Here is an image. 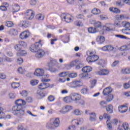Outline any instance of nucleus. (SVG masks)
I'll use <instances>...</instances> for the list:
<instances>
[{"instance_id":"obj_1","label":"nucleus","mask_w":130,"mask_h":130,"mask_svg":"<svg viewBox=\"0 0 130 130\" xmlns=\"http://www.w3.org/2000/svg\"><path fill=\"white\" fill-rule=\"evenodd\" d=\"M15 103L16 106H13L12 108V113L18 117L24 116L25 115V111L22 108V106L26 105V102L24 100L18 99L15 101Z\"/></svg>"},{"instance_id":"obj_2","label":"nucleus","mask_w":130,"mask_h":130,"mask_svg":"<svg viewBox=\"0 0 130 130\" xmlns=\"http://www.w3.org/2000/svg\"><path fill=\"white\" fill-rule=\"evenodd\" d=\"M59 125V118H57L53 120L52 119L50 121L47 123L46 127L48 129H55Z\"/></svg>"},{"instance_id":"obj_3","label":"nucleus","mask_w":130,"mask_h":130,"mask_svg":"<svg viewBox=\"0 0 130 130\" xmlns=\"http://www.w3.org/2000/svg\"><path fill=\"white\" fill-rule=\"evenodd\" d=\"M77 93H72L69 96H66L63 98V101L66 103H71L73 101L75 102Z\"/></svg>"},{"instance_id":"obj_4","label":"nucleus","mask_w":130,"mask_h":130,"mask_svg":"<svg viewBox=\"0 0 130 130\" xmlns=\"http://www.w3.org/2000/svg\"><path fill=\"white\" fill-rule=\"evenodd\" d=\"M60 17L61 20L66 22V23H71V21L74 19L72 15L68 13H62Z\"/></svg>"},{"instance_id":"obj_5","label":"nucleus","mask_w":130,"mask_h":130,"mask_svg":"<svg viewBox=\"0 0 130 130\" xmlns=\"http://www.w3.org/2000/svg\"><path fill=\"white\" fill-rule=\"evenodd\" d=\"M42 46L41 40L36 42L35 44L31 45L30 47V50L31 52H37V51Z\"/></svg>"},{"instance_id":"obj_6","label":"nucleus","mask_w":130,"mask_h":130,"mask_svg":"<svg viewBox=\"0 0 130 130\" xmlns=\"http://www.w3.org/2000/svg\"><path fill=\"white\" fill-rule=\"evenodd\" d=\"M41 81L42 83L39 85V89H40V90H45V89L49 87V83L48 82L50 81V79H42Z\"/></svg>"},{"instance_id":"obj_7","label":"nucleus","mask_w":130,"mask_h":130,"mask_svg":"<svg viewBox=\"0 0 130 130\" xmlns=\"http://www.w3.org/2000/svg\"><path fill=\"white\" fill-rule=\"evenodd\" d=\"M27 43L24 41H20L18 42V44L14 46V48L16 51H18L19 52L23 49V47H26Z\"/></svg>"},{"instance_id":"obj_8","label":"nucleus","mask_w":130,"mask_h":130,"mask_svg":"<svg viewBox=\"0 0 130 130\" xmlns=\"http://www.w3.org/2000/svg\"><path fill=\"white\" fill-rule=\"evenodd\" d=\"M82 99V96L77 93H76V96L75 98V103H76V104H80V105H82V106H84L85 104V101L84 100Z\"/></svg>"},{"instance_id":"obj_9","label":"nucleus","mask_w":130,"mask_h":130,"mask_svg":"<svg viewBox=\"0 0 130 130\" xmlns=\"http://www.w3.org/2000/svg\"><path fill=\"white\" fill-rule=\"evenodd\" d=\"M35 16V12L32 10H27L25 13V17L27 20H32Z\"/></svg>"},{"instance_id":"obj_10","label":"nucleus","mask_w":130,"mask_h":130,"mask_svg":"<svg viewBox=\"0 0 130 130\" xmlns=\"http://www.w3.org/2000/svg\"><path fill=\"white\" fill-rule=\"evenodd\" d=\"M99 59V56L97 55H89L87 58L86 60L88 62H95Z\"/></svg>"},{"instance_id":"obj_11","label":"nucleus","mask_w":130,"mask_h":130,"mask_svg":"<svg viewBox=\"0 0 130 130\" xmlns=\"http://www.w3.org/2000/svg\"><path fill=\"white\" fill-rule=\"evenodd\" d=\"M35 76L37 77H43L44 76V70L42 69H37L34 72Z\"/></svg>"},{"instance_id":"obj_12","label":"nucleus","mask_w":130,"mask_h":130,"mask_svg":"<svg viewBox=\"0 0 130 130\" xmlns=\"http://www.w3.org/2000/svg\"><path fill=\"white\" fill-rule=\"evenodd\" d=\"M29 36H30V32L28 31H24L19 35L20 38L22 40L27 39Z\"/></svg>"},{"instance_id":"obj_13","label":"nucleus","mask_w":130,"mask_h":130,"mask_svg":"<svg viewBox=\"0 0 130 130\" xmlns=\"http://www.w3.org/2000/svg\"><path fill=\"white\" fill-rule=\"evenodd\" d=\"M111 92H112V88L106 87L103 90V94L104 96H108L111 94Z\"/></svg>"},{"instance_id":"obj_14","label":"nucleus","mask_w":130,"mask_h":130,"mask_svg":"<svg viewBox=\"0 0 130 130\" xmlns=\"http://www.w3.org/2000/svg\"><path fill=\"white\" fill-rule=\"evenodd\" d=\"M81 81H74L72 82L71 84V88H78L79 87H81L82 85L80 84Z\"/></svg>"},{"instance_id":"obj_15","label":"nucleus","mask_w":130,"mask_h":130,"mask_svg":"<svg viewBox=\"0 0 130 130\" xmlns=\"http://www.w3.org/2000/svg\"><path fill=\"white\" fill-rule=\"evenodd\" d=\"M45 54V52H44V50L39 49L37 51V53L36 54V57L40 58L44 56Z\"/></svg>"},{"instance_id":"obj_16","label":"nucleus","mask_w":130,"mask_h":130,"mask_svg":"<svg viewBox=\"0 0 130 130\" xmlns=\"http://www.w3.org/2000/svg\"><path fill=\"white\" fill-rule=\"evenodd\" d=\"M109 74V71L106 70H100L96 72V75L99 76H106Z\"/></svg>"},{"instance_id":"obj_17","label":"nucleus","mask_w":130,"mask_h":130,"mask_svg":"<svg viewBox=\"0 0 130 130\" xmlns=\"http://www.w3.org/2000/svg\"><path fill=\"white\" fill-rule=\"evenodd\" d=\"M104 29H105L106 31H113V30H114V29L113 28V25L111 24H107L105 26Z\"/></svg>"},{"instance_id":"obj_18","label":"nucleus","mask_w":130,"mask_h":130,"mask_svg":"<svg viewBox=\"0 0 130 130\" xmlns=\"http://www.w3.org/2000/svg\"><path fill=\"white\" fill-rule=\"evenodd\" d=\"M94 28L96 30H99L100 31H101V29H102V24L100 22H96L94 24Z\"/></svg>"},{"instance_id":"obj_19","label":"nucleus","mask_w":130,"mask_h":130,"mask_svg":"<svg viewBox=\"0 0 130 130\" xmlns=\"http://www.w3.org/2000/svg\"><path fill=\"white\" fill-rule=\"evenodd\" d=\"M89 115L90 121H95L96 120V113L91 112L89 114Z\"/></svg>"},{"instance_id":"obj_20","label":"nucleus","mask_w":130,"mask_h":130,"mask_svg":"<svg viewBox=\"0 0 130 130\" xmlns=\"http://www.w3.org/2000/svg\"><path fill=\"white\" fill-rule=\"evenodd\" d=\"M96 41L99 42L100 44H102L105 41V38L103 36H98L96 38Z\"/></svg>"},{"instance_id":"obj_21","label":"nucleus","mask_w":130,"mask_h":130,"mask_svg":"<svg viewBox=\"0 0 130 130\" xmlns=\"http://www.w3.org/2000/svg\"><path fill=\"white\" fill-rule=\"evenodd\" d=\"M37 97L38 99H42L43 97H45V94H44V93H43L42 91L38 90L37 92Z\"/></svg>"},{"instance_id":"obj_22","label":"nucleus","mask_w":130,"mask_h":130,"mask_svg":"<svg viewBox=\"0 0 130 130\" xmlns=\"http://www.w3.org/2000/svg\"><path fill=\"white\" fill-rule=\"evenodd\" d=\"M107 112L109 113H113V106L112 105H109L106 107Z\"/></svg>"},{"instance_id":"obj_23","label":"nucleus","mask_w":130,"mask_h":130,"mask_svg":"<svg viewBox=\"0 0 130 130\" xmlns=\"http://www.w3.org/2000/svg\"><path fill=\"white\" fill-rule=\"evenodd\" d=\"M44 18H45V16L41 13L37 14L36 16V18L38 21H43Z\"/></svg>"},{"instance_id":"obj_24","label":"nucleus","mask_w":130,"mask_h":130,"mask_svg":"<svg viewBox=\"0 0 130 130\" xmlns=\"http://www.w3.org/2000/svg\"><path fill=\"white\" fill-rule=\"evenodd\" d=\"M82 71L83 73H90L92 71V68L89 66H86L82 68Z\"/></svg>"},{"instance_id":"obj_25","label":"nucleus","mask_w":130,"mask_h":130,"mask_svg":"<svg viewBox=\"0 0 130 130\" xmlns=\"http://www.w3.org/2000/svg\"><path fill=\"white\" fill-rule=\"evenodd\" d=\"M99 104L101 108H106V106H107V102L105 101H101L100 102Z\"/></svg>"},{"instance_id":"obj_26","label":"nucleus","mask_w":130,"mask_h":130,"mask_svg":"<svg viewBox=\"0 0 130 130\" xmlns=\"http://www.w3.org/2000/svg\"><path fill=\"white\" fill-rule=\"evenodd\" d=\"M117 7H123L124 6V0H119L116 2Z\"/></svg>"},{"instance_id":"obj_27","label":"nucleus","mask_w":130,"mask_h":130,"mask_svg":"<svg viewBox=\"0 0 130 130\" xmlns=\"http://www.w3.org/2000/svg\"><path fill=\"white\" fill-rule=\"evenodd\" d=\"M89 33H96L99 32V29H96L95 27H89L88 28Z\"/></svg>"},{"instance_id":"obj_28","label":"nucleus","mask_w":130,"mask_h":130,"mask_svg":"<svg viewBox=\"0 0 130 130\" xmlns=\"http://www.w3.org/2000/svg\"><path fill=\"white\" fill-rule=\"evenodd\" d=\"M121 73L125 75L130 74V68H124L121 70Z\"/></svg>"},{"instance_id":"obj_29","label":"nucleus","mask_w":130,"mask_h":130,"mask_svg":"<svg viewBox=\"0 0 130 130\" xmlns=\"http://www.w3.org/2000/svg\"><path fill=\"white\" fill-rule=\"evenodd\" d=\"M91 13L93 14V15H98L101 13V11H100V10L97 8H94L92 10Z\"/></svg>"},{"instance_id":"obj_30","label":"nucleus","mask_w":130,"mask_h":130,"mask_svg":"<svg viewBox=\"0 0 130 130\" xmlns=\"http://www.w3.org/2000/svg\"><path fill=\"white\" fill-rule=\"evenodd\" d=\"M24 54H27V52H26V51L22 49L18 53H17V55L18 56H22L23 55H24Z\"/></svg>"},{"instance_id":"obj_31","label":"nucleus","mask_w":130,"mask_h":130,"mask_svg":"<svg viewBox=\"0 0 130 130\" xmlns=\"http://www.w3.org/2000/svg\"><path fill=\"white\" fill-rule=\"evenodd\" d=\"M74 113L75 115H82L83 112L82 111H80L79 109H76L74 111Z\"/></svg>"},{"instance_id":"obj_32","label":"nucleus","mask_w":130,"mask_h":130,"mask_svg":"<svg viewBox=\"0 0 130 130\" xmlns=\"http://www.w3.org/2000/svg\"><path fill=\"white\" fill-rule=\"evenodd\" d=\"M74 25L77 26V27H82V26H83V22L80 20L75 21Z\"/></svg>"},{"instance_id":"obj_33","label":"nucleus","mask_w":130,"mask_h":130,"mask_svg":"<svg viewBox=\"0 0 130 130\" xmlns=\"http://www.w3.org/2000/svg\"><path fill=\"white\" fill-rule=\"evenodd\" d=\"M4 108L0 107V119H3L5 118V113L3 112Z\"/></svg>"},{"instance_id":"obj_34","label":"nucleus","mask_w":130,"mask_h":130,"mask_svg":"<svg viewBox=\"0 0 130 130\" xmlns=\"http://www.w3.org/2000/svg\"><path fill=\"white\" fill-rule=\"evenodd\" d=\"M11 87H12L13 89H17V88L20 87V83L13 82L11 84Z\"/></svg>"},{"instance_id":"obj_35","label":"nucleus","mask_w":130,"mask_h":130,"mask_svg":"<svg viewBox=\"0 0 130 130\" xmlns=\"http://www.w3.org/2000/svg\"><path fill=\"white\" fill-rule=\"evenodd\" d=\"M13 13H17L20 11V6L19 5H16L13 8Z\"/></svg>"},{"instance_id":"obj_36","label":"nucleus","mask_w":130,"mask_h":130,"mask_svg":"<svg viewBox=\"0 0 130 130\" xmlns=\"http://www.w3.org/2000/svg\"><path fill=\"white\" fill-rule=\"evenodd\" d=\"M21 26L24 28H27V27H29V22L22 21V23L21 22Z\"/></svg>"},{"instance_id":"obj_37","label":"nucleus","mask_w":130,"mask_h":130,"mask_svg":"<svg viewBox=\"0 0 130 130\" xmlns=\"http://www.w3.org/2000/svg\"><path fill=\"white\" fill-rule=\"evenodd\" d=\"M69 75V72H61L58 74L59 77H67Z\"/></svg>"},{"instance_id":"obj_38","label":"nucleus","mask_w":130,"mask_h":130,"mask_svg":"<svg viewBox=\"0 0 130 130\" xmlns=\"http://www.w3.org/2000/svg\"><path fill=\"white\" fill-rule=\"evenodd\" d=\"M89 76V75L86 73H82L79 75V76L80 78H83V79H88V76Z\"/></svg>"},{"instance_id":"obj_39","label":"nucleus","mask_w":130,"mask_h":130,"mask_svg":"<svg viewBox=\"0 0 130 130\" xmlns=\"http://www.w3.org/2000/svg\"><path fill=\"white\" fill-rule=\"evenodd\" d=\"M38 83H39V82L37 80H32L30 81V85H31V86H36Z\"/></svg>"},{"instance_id":"obj_40","label":"nucleus","mask_w":130,"mask_h":130,"mask_svg":"<svg viewBox=\"0 0 130 130\" xmlns=\"http://www.w3.org/2000/svg\"><path fill=\"white\" fill-rule=\"evenodd\" d=\"M10 33H12L13 35H17L18 33V30H17V29L12 28L10 30Z\"/></svg>"},{"instance_id":"obj_41","label":"nucleus","mask_w":130,"mask_h":130,"mask_svg":"<svg viewBox=\"0 0 130 130\" xmlns=\"http://www.w3.org/2000/svg\"><path fill=\"white\" fill-rule=\"evenodd\" d=\"M122 127L124 128V130H128V123L125 122L123 123L122 125Z\"/></svg>"},{"instance_id":"obj_42","label":"nucleus","mask_w":130,"mask_h":130,"mask_svg":"<svg viewBox=\"0 0 130 130\" xmlns=\"http://www.w3.org/2000/svg\"><path fill=\"white\" fill-rule=\"evenodd\" d=\"M14 24L11 21H7L5 23V26L8 27H13Z\"/></svg>"},{"instance_id":"obj_43","label":"nucleus","mask_w":130,"mask_h":130,"mask_svg":"<svg viewBox=\"0 0 130 130\" xmlns=\"http://www.w3.org/2000/svg\"><path fill=\"white\" fill-rule=\"evenodd\" d=\"M113 100V95L109 94V95H108V98L107 99V102H110L112 101Z\"/></svg>"},{"instance_id":"obj_44","label":"nucleus","mask_w":130,"mask_h":130,"mask_svg":"<svg viewBox=\"0 0 130 130\" xmlns=\"http://www.w3.org/2000/svg\"><path fill=\"white\" fill-rule=\"evenodd\" d=\"M4 61H6V62H12L13 59L10 58L8 57L5 56L4 57Z\"/></svg>"},{"instance_id":"obj_45","label":"nucleus","mask_w":130,"mask_h":130,"mask_svg":"<svg viewBox=\"0 0 130 130\" xmlns=\"http://www.w3.org/2000/svg\"><path fill=\"white\" fill-rule=\"evenodd\" d=\"M114 25L115 26H116L117 27H121V25H120V22L117 19H116V20L115 21Z\"/></svg>"},{"instance_id":"obj_46","label":"nucleus","mask_w":130,"mask_h":130,"mask_svg":"<svg viewBox=\"0 0 130 130\" xmlns=\"http://www.w3.org/2000/svg\"><path fill=\"white\" fill-rule=\"evenodd\" d=\"M48 100L50 101V102H53L54 100H55V98L53 95H50L48 98Z\"/></svg>"},{"instance_id":"obj_47","label":"nucleus","mask_w":130,"mask_h":130,"mask_svg":"<svg viewBox=\"0 0 130 130\" xmlns=\"http://www.w3.org/2000/svg\"><path fill=\"white\" fill-rule=\"evenodd\" d=\"M81 94H83V95H86L88 93V89L84 88L81 90Z\"/></svg>"},{"instance_id":"obj_48","label":"nucleus","mask_w":130,"mask_h":130,"mask_svg":"<svg viewBox=\"0 0 130 130\" xmlns=\"http://www.w3.org/2000/svg\"><path fill=\"white\" fill-rule=\"evenodd\" d=\"M48 71L51 72V73H56V71H57V69L53 68V67H49Z\"/></svg>"},{"instance_id":"obj_49","label":"nucleus","mask_w":130,"mask_h":130,"mask_svg":"<svg viewBox=\"0 0 130 130\" xmlns=\"http://www.w3.org/2000/svg\"><path fill=\"white\" fill-rule=\"evenodd\" d=\"M7 8V6L5 5H2L0 6V10L4 12H6V11H8V9Z\"/></svg>"},{"instance_id":"obj_50","label":"nucleus","mask_w":130,"mask_h":130,"mask_svg":"<svg viewBox=\"0 0 130 130\" xmlns=\"http://www.w3.org/2000/svg\"><path fill=\"white\" fill-rule=\"evenodd\" d=\"M77 76H78V74H77V73H72L69 74V78H74L77 77Z\"/></svg>"},{"instance_id":"obj_51","label":"nucleus","mask_w":130,"mask_h":130,"mask_svg":"<svg viewBox=\"0 0 130 130\" xmlns=\"http://www.w3.org/2000/svg\"><path fill=\"white\" fill-rule=\"evenodd\" d=\"M90 83L91 84V86L90 88L92 89L93 88L94 86L96 85L97 81H96V80H91Z\"/></svg>"},{"instance_id":"obj_52","label":"nucleus","mask_w":130,"mask_h":130,"mask_svg":"<svg viewBox=\"0 0 130 130\" xmlns=\"http://www.w3.org/2000/svg\"><path fill=\"white\" fill-rule=\"evenodd\" d=\"M107 126L109 130L112 129V123H111V122H107Z\"/></svg>"},{"instance_id":"obj_53","label":"nucleus","mask_w":130,"mask_h":130,"mask_svg":"<svg viewBox=\"0 0 130 130\" xmlns=\"http://www.w3.org/2000/svg\"><path fill=\"white\" fill-rule=\"evenodd\" d=\"M122 33H123V34H130L129 32H128L129 30H128V28H124V29H122L121 30Z\"/></svg>"},{"instance_id":"obj_54","label":"nucleus","mask_w":130,"mask_h":130,"mask_svg":"<svg viewBox=\"0 0 130 130\" xmlns=\"http://www.w3.org/2000/svg\"><path fill=\"white\" fill-rule=\"evenodd\" d=\"M104 118H107V122H108V121H110V116L108 115L107 114L105 113L104 114Z\"/></svg>"},{"instance_id":"obj_55","label":"nucleus","mask_w":130,"mask_h":130,"mask_svg":"<svg viewBox=\"0 0 130 130\" xmlns=\"http://www.w3.org/2000/svg\"><path fill=\"white\" fill-rule=\"evenodd\" d=\"M124 89H129L130 88V84L129 83H125L123 85Z\"/></svg>"},{"instance_id":"obj_56","label":"nucleus","mask_w":130,"mask_h":130,"mask_svg":"<svg viewBox=\"0 0 130 130\" xmlns=\"http://www.w3.org/2000/svg\"><path fill=\"white\" fill-rule=\"evenodd\" d=\"M107 51H111V50H113V46L112 45H107Z\"/></svg>"},{"instance_id":"obj_57","label":"nucleus","mask_w":130,"mask_h":130,"mask_svg":"<svg viewBox=\"0 0 130 130\" xmlns=\"http://www.w3.org/2000/svg\"><path fill=\"white\" fill-rule=\"evenodd\" d=\"M117 20H122L124 18V16L121 15H116L115 17Z\"/></svg>"},{"instance_id":"obj_58","label":"nucleus","mask_w":130,"mask_h":130,"mask_svg":"<svg viewBox=\"0 0 130 130\" xmlns=\"http://www.w3.org/2000/svg\"><path fill=\"white\" fill-rule=\"evenodd\" d=\"M84 15L82 14H78L76 16V18L77 19H84Z\"/></svg>"},{"instance_id":"obj_59","label":"nucleus","mask_w":130,"mask_h":130,"mask_svg":"<svg viewBox=\"0 0 130 130\" xmlns=\"http://www.w3.org/2000/svg\"><path fill=\"white\" fill-rule=\"evenodd\" d=\"M18 72L19 74H24V72H25V69L22 68V67L19 68L18 69Z\"/></svg>"},{"instance_id":"obj_60","label":"nucleus","mask_w":130,"mask_h":130,"mask_svg":"<svg viewBox=\"0 0 130 130\" xmlns=\"http://www.w3.org/2000/svg\"><path fill=\"white\" fill-rule=\"evenodd\" d=\"M9 98H10V99H15V98H16V94L13 93H9Z\"/></svg>"},{"instance_id":"obj_61","label":"nucleus","mask_w":130,"mask_h":130,"mask_svg":"<svg viewBox=\"0 0 130 130\" xmlns=\"http://www.w3.org/2000/svg\"><path fill=\"white\" fill-rule=\"evenodd\" d=\"M21 95L23 97H27L28 96V92L26 90H23L21 93Z\"/></svg>"},{"instance_id":"obj_62","label":"nucleus","mask_w":130,"mask_h":130,"mask_svg":"<svg viewBox=\"0 0 130 130\" xmlns=\"http://www.w3.org/2000/svg\"><path fill=\"white\" fill-rule=\"evenodd\" d=\"M120 109H122V111H125V112H126L127 111V107L126 106H121Z\"/></svg>"},{"instance_id":"obj_63","label":"nucleus","mask_w":130,"mask_h":130,"mask_svg":"<svg viewBox=\"0 0 130 130\" xmlns=\"http://www.w3.org/2000/svg\"><path fill=\"white\" fill-rule=\"evenodd\" d=\"M114 14H120V10L118 8H114Z\"/></svg>"},{"instance_id":"obj_64","label":"nucleus","mask_w":130,"mask_h":130,"mask_svg":"<svg viewBox=\"0 0 130 130\" xmlns=\"http://www.w3.org/2000/svg\"><path fill=\"white\" fill-rule=\"evenodd\" d=\"M67 130H76V126L75 125L70 126Z\"/></svg>"}]
</instances>
